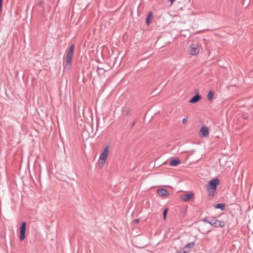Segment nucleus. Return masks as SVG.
I'll return each mask as SVG.
<instances>
[{
  "label": "nucleus",
  "instance_id": "1",
  "mask_svg": "<svg viewBox=\"0 0 253 253\" xmlns=\"http://www.w3.org/2000/svg\"><path fill=\"white\" fill-rule=\"evenodd\" d=\"M108 155L109 146H106L102 150L98 160V166L99 168L102 169L104 167L107 161Z\"/></svg>",
  "mask_w": 253,
  "mask_h": 253
},
{
  "label": "nucleus",
  "instance_id": "2",
  "mask_svg": "<svg viewBox=\"0 0 253 253\" xmlns=\"http://www.w3.org/2000/svg\"><path fill=\"white\" fill-rule=\"evenodd\" d=\"M220 184L218 179L214 178L210 180L207 186V191L209 193V195L213 196L216 190L217 185Z\"/></svg>",
  "mask_w": 253,
  "mask_h": 253
},
{
  "label": "nucleus",
  "instance_id": "3",
  "mask_svg": "<svg viewBox=\"0 0 253 253\" xmlns=\"http://www.w3.org/2000/svg\"><path fill=\"white\" fill-rule=\"evenodd\" d=\"M201 47L199 44L196 43H192L187 48V53L192 56H197L200 52Z\"/></svg>",
  "mask_w": 253,
  "mask_h": 253
},
{
  "label": "nucleus",
  "instance_id": "4",
  "mask_svg": "<svg viewBox=\"0 0 253 253\" xmlns=\"http://www.w3.org/2000/svg\"><path fill=\"white\" fill-rule=\"evenodd\" d=\"M74 50V45L72 44L71 45L70 48L69 49L67 53L65 63V67L69 68L71 65Z\"/></svg>",
  "mask_w": 253,
  "mask_h": 253
},
{
  "label": "nucleus",
  "instance_id": "5",
  "mask_svg": "<svg viewBox=\"0 0 253 253\" xmlns=\"http://www.w3.org/2000/svg\"><path fill=\"white\" fill-rule=\"evenodd\" d=\"M210 223L215 227H223L225 224V222L219 221L215 218H211L210 221Z\"/></svg>",
  "mask_w": 253,
  "mask_h": 253
},
{
  "label": "nucleus",
  "instance_id": "6",
  "mask_svg": "<svg viewBox=\"0 0 253 253\" xmlns=\"http://www.w3.org/2000/svg\"><path fill=\"white\" fill-rule=\"evenodd\" d=\"M26 223L23 222L20 227V234L19 239L20 241H23L25 238V232H26Z\"/></svg>",
  "mask_w": 253,
  "mask_h": 253
},
{
  "label": "nucleus",
  "instance_id": "7",
  "mask_svg": "<svg viewBox=\"0 0 253 253\" xmlns=\"http://www.w3.org/2000/svg\"><path fill=\"white\" fill-rule=\"evenodd\" d=\"M200 136L201 137H206L209 134V128L206 126H203L200 129Z\"/></svg>",
  "mask_w": 253,
  "mask_h": 253
},
{
  "label": "nucleus",
  "instance_id": "8",
  "mask_svg": "<svg viewBox=\"0 0 253 253\" xmlns=\"http://www.w3.org/2000/svg\"><path fill=\"white\" fill-rule=\"evenodd\" d=\"M193 198V194L192 193L185 194L181 196V199L183 201H188Z\"/></svg>",
  "mask_w": 253,
  "mask_h": 253
},
{
  "label": "nucleus",
  "instance_id": "9",
  "mask_svg": "<svg viewBox=\"0 0 253 253\" xmlns=\"http://www.w3.org/2000/svg\"><path fill=\"white\" fill-rule=\"evenodd\" d=\"M158 194L161 196H168L169 192L165 189H159L157 190Z\"/></svg>",
  "mask_w": 253,
  "mask_h": 253
},
{
  "label": "nucleus",
  "instance_id": "10",
  "mask_svg": "<svg viewBox=\"0 0 253 253\" xmlns=\"http://www.w3.org/2000/svg\"><path fill=\"white\" fill-rule=\"evenodd\" d=\"M201 98V96L197 94L194 97H193L190 100L189 102L191 103H195L198 102Z\"/></svg>",
  "mask_w": 253,
  "mask_h": 253
},
{
  "label": "nucleus",
  "instance_id": "11",
  "mask_svg": "<svg viewBox=\"0 0 253 253\" xmlns=\"http://www.w3.org/2000/svg\"><path fill=\"white\" fill-rule=\"evenodd\" d=\"M195 243L194 242H192V243H189L187 245H186L183 248V249L184 250H190V252L191 249H193L195 247Z\"/></svg>",
  "mask_w": 253,
  "mask_h": 253
},
{
  "label": "nucleus",
  "instance_id": "12",
  "mask_svg": "<svg viewBox=\"0 0 253 253\" xmlns=\"http://www.w3.org/2000/svg\"><path fill=\"white\" fill-rule=\"evenodd\" d=\"M180 163H181V162H180V160H179L178 159H176L171 160L169 164L171 166H176L180 164Z\"/></svg>",
  "mask_w": 253,
  "mask_h": 253
},
{
  "label": "nucleus",
  "instance_id": "13",
  "mask_svg": "<svg viewBox=\"0 0 253 253\" xmlns=\"http://www.w3.org/2000/svg\"><path fill=\"white\" fill-rule=\"evenodd\" d=\"M213 93L212 91H211V90L210 91L207 95V98H208V100L209 101H211L213 99Z\"/></svg>",
  "mask_w": 253,
  "mask_h": 253
},
{
  "label": "nucleus",
  "instance_id": "14",
  "mask_svg": "<svg viewBox=\"0 0 253 253\" xmlns=\"http://www.w3.org/2000/svg\"><path fill=\"white\" fill-rule=\"evenodd\" d=\"M225 207V204H222V203H220V204H216L215 206V208L216 209H221V210H224V208Z\"/></svg>",
  "mask_w": 253,
  "mask_h": 253
},
{
  "label": "nucleus",
  "instance_id": "15",
  "mask_svg": "<svg viewBox=\"0 0 253 253\" xmlns=\"http://www.w3.org/2000/svg\"><path fill=\"white\" fill-rule=\"evenodd\" d=\"M129 111H130V110L128 108H123V111H122L123 115H128V114L129 113Z\"/></svg>",
  "mask_w": 253,
  "mask_h": 253
},
{
  "label": "nucleus",
  "instance_id": "16",
  "mask_svg": "<svg viewBox=\"0 0 253 253\" xmlns=\"http://www.w3.org/2000/svg\"><path fill=\"white\" fill-rule=\"evenodd\" d=\"M168 211V208L166 209L165 210V211H164V212H163V217H164V220H166V217H167V214Z\"/></svg>",
  "mask_w": 253,
  "mask_h": 253
},
{
  "label": "nucleus",
  "instance_id": "17",
  "mask_svg": "<svg viewBox=\"0 0 253 253\" xmlns=\"http://www.w3.org/2000/svg\"><path fill=\"white\" fill-rule=\"evenodd\" d=\"M190 252V250H184L183 249L181 251L177 252L176 253H188Z\"/></svg>",
  "mask_w": 253,
  "mask_h": 253
},
{
  "label": "nucleus",
  "instance_id": "18",
  "mask_svg": "<svg viewBox=\"0 0 253 253\" xmlns=\"http://www.w3.org/2000/svg\"><path fill=\"white\" fill-rule=\"evenodd\" d=\"M188 117H186L182 119V122L183 125H185L187 123Z\"/></svg>",
  "mask_w": 253,
  "mask_h": 253
},
{
  "label": "nucleus",
  "instance_id": "19",
  "mask_svg": "<svg viewBox=\"0 0 253 253\" xmlns=\"http://www.w3.org/2000/svg\"><path fill=\"white\" fill-rule=\"evenodd\" d=\"M153 16H152V14L151 13H150L148 16H147V23L148 24H149V18H152Z\"/></svg>",
  "mask_w": 253,
  "mask_h": 253
},
{
  "label": "nucleus",
  "instance_id": "20",
  "mask_svg": "<svg viewBox=\"0 0 253 253\" xmlns=\"http://www.w3.org/2000/svg\"><path fill=\"white\" fill-rule=\"evenodd\" d=\"M139 220L138 219H136V220H135V221L136 223L138 222H139Z\"/></svg>",
  "mask_w": 253,
  "mask_h": 253
},
{
  "label": "nucleus",
  "instance_id": "21",
  "mask_svg": "<svg viewBox=\"0 0 253 253\" xmlns=\"http://www.w3.org/2000/svg\"><path fill=\"white\" fill-rule=\"evenodd\" d=\"M169 0L170 1L171 3H172L174 0Z\"/></svg>",
  "mask_w": 253,
  "mask_h": 253
}]
</instances>
